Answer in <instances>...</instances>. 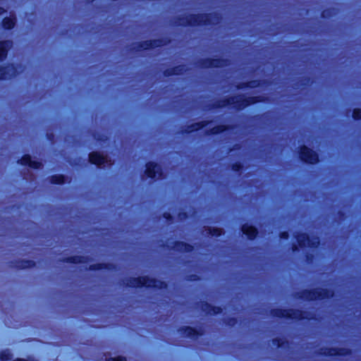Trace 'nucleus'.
Segmentation results:
<instances>
[{
	"mask_svg": "<svg viewBox=\"0 0 361 361\" xmlns=\"http://www.w3.org/2000/svg\"><path fill=\"white\" fill-rule=\"evenodd\" d=\"M201 308L204 312L209 314H219L222 311L221 307H213L208 304L207 302L202 303L201 305Z\"/></svg>",
	"mask_w": 361,
	"mask_h": 361,
	"instance_id": "obj_15",
	"label": "nucleus"
},
{
	"mask_svg": "<svg viewBox=\"0 0 361 361\" xmlns=\"http://www.w3.org/2000/svg\"><path fill=\"white\" fill-rule=\"evenodd\" d=\"M65 261L67 262L75 263V264L83 263L85 262L84 260V257H80V256L71 257L67 258L66 260H65Z\"/></svg>",
	"mask_w": 361,
	"mask_h": 361,
	"instance_id": "obj_23",
	"label": "nucleus"
},
{
	"mask_svg": "<svg viewBox=\"0 0 361 361\" xmlns=\"http://www.w3.org/2000/svg\"><path fill=\"white\" fill-rule=\"evenodd\" d=\"M12 359V354L9 350H4L0 354V360L1 361H8Z\"/></svg>",
	"mask_w": 361,
	"mask_h": 361,
	"instance_id": "obj_24",
	"label": "nucleus"
},
{
	"mask_svg": "<svg viewBox=\"0 0 361 361\" xmlns=\"http://www.w3.org/2000/svg\"><path fill=\"white\" fill-rule=\"evenodd\" d=\"M5 11H6L3 8L0 7V15L3 14Z\"/></svg>",
	"mask_w": 361,
	"mask_h": 361,
	"instance_id": "obj_36",
	"label": "nucleus"
},
{
	"mask_svg": "<svg viewBox=\"0 0 361 361\" xmlns=\"http://www.w3.org/2000/svg\"><path fill=\"white\" fill-rule=\"evenodd\" d=\"M322 350V354L329 356L348 354V350L345 349L325 348Z\"/></svg>",
	"mask_w": 361,
	"mask_h": 361,
	"instance_id": "obj_16",
	"label": "nucleus"
},
{
	"mask_svg": "<svg viewBox=\"0 0 361 361\" xmlns=\"http://www.w3.org/2000/svg\"><path fill=\"white\" fill-rule=\"evenodd\" d=\"M253 98H249V99H245L243 96H236L230 97L226 101H224L223 104L221 105V106H226L227 105L233 104L235 107L238 109H242L247 106H248L250 103H254Z\"/></svg>",
	"mask_w": 361,
	"mask_h": 361,
	"instance_id": "obj_6",
	"label": "nucleus"
},
{
	"mask_svg": "<svg viewBox=\"0 0 361 361\" xmlns=\"http://www.w3.org/2000/svg\"><path fill=\"white\" fill-rule=\"evenodd\" d=\"M126 285L130 287H142L146 286L149 288H162L166 286V283L157 281L154 279H151L148 276H140L137 278H131L128 280Z\"/></svg>",
	"mask_w": 361,
	"mask_h": 361,
	"instance_id": "obj_1",
	"label": "nucleus"
},
{
	"mask_svg": "<svg viewBox=\"0 0 361 361\" xmlns=\"http://www.w3.org/2000/svg\"><path fill=\"white\" fill-rule=\"evenodd\" d=\"M95 138H96L97 140H105V139H104V138L97 137L96 136H95Z\"/></svg>",
	"mask_w": 361,
	"mask_h": 361,
	"instance_id": "obj_39",
	"label": "nucleus"
},
{
	"mask_svg": "<svg viewBox=\"0 0 361 361\" xmlns=\"http://www.w3.org/2000/svg\"><path fill=\"white\" fill-rule=\"evenodd\" d=\"M297 242L300 247H317L319 245V239L317 236H311L305 234H298L295 235Z\"/></svg>",
	"mask_w": 361,
	"mask_h": 361,
	"instance_id": "obj_5",
	"label": "nucleus"
},
{
	"mask_svg": "<svg viewBox=\"0 0 361 361\" xmlns=\"http://www.w3.org/2000/svg\"><path fill=\"white\" fill-rule=\"evenodd\" d=\"M178 331L183 336L189 337L191 338H195L199 334L195 329L190 326H186L185 328L180 329L178 330Z\"/></svg>",
	"mask_w": 361,
	"mask_h": 361,
	"instance_id": "obj_17",
	"label": "nucleus"
},
{
	"mask_svg": "<svg viewBox=\"0 0 361 361\" xmlns=\"http://www.w3.org/2000/svg\"><path fill=\"white\" fill-rule=\"evenodd\" d=\"M205 126H206V124H204L203 123H194V124L191 125L190 126H189L188 131L189 132L195 131V130L202 128Z\"/></svg>",
	"mask_w": 361,
	"mask_h": 361,
	"instance_id": "obj_25",
	"label": "nucleus"
},
{
	"mask_svg": "<svg viewBox=\"0 0 361 361\" xmlns=\"http://www.w3.org/2000/svg\"><path fill=\"white\" fill-rule=\"evenodd\" d=\"M273 343L274 345H277L279 347L281 346L280 341L279 339H274Z\"/></svg>",
	"mask_w": 361,
	"mask_h": 361,
	"instance_id": "obj_33",
	"label": "nucleus"
},
{
	"mask_svg": "<svg viewBox=\"0 0 361 361\" xmlns=\"http://www.w3.org/2000/svg\"><path fill=\"white\" fill-rule=\"evenodd\" d=\"M208 231V233L212 236H220L223 233L222 229L217 228H209Z\"/></svg>",
	"mask_w": 361,
	"mask_h": 361,
	"instance_id": "obj_26",
	"label": "nucleus"
},
{
	"mask_svg": "<svg viewBox=\"0 0 361 361\" xmlns=\"http://www.w3.org/2000/svg\"><path fill=\"white\" fill-rule=\"evenodd\" d=\"M164 216L168 220H170L171 219V216L170 214H169V213H165L164 214Z\"/></svg>",
	"mask_w": 361,
	"mask_h": 361,
	"instance_id": "obj_34",
	"label": "nucleus"
},
{
	"mask_svg": "<svg viewBox=\"0 0 361 361\" xmlns=\"http://www.w3.org/2000/svg\"><path fill=\"white\" fill-rule=\"evenodd\" d=\"M242 231L249 239H254L257 235V230L248 224L243 225Z\"/></svg>",
	"mask_w": 361,
	"mask_h": 361,
	"instance_id": "obj_13",
	"label": "nucleus"
},
{
	"mask_svg": "<svg viewBox=\"0 0 361 361\" xmlns=\"http://www.w3.org/2000/svg\"><path fill=\"white\" fill-rule=\"evenodd\" d=\"M255 86H256V85H255V84L251 85V87H255Z\"/></svg>",
	"mask_w": 361,
	"mask_h": 361,
	"instance_id": "obj_40",
	"label": "nucleus"
},
{
	"mask_svg": "<svg viewBox=\"0 0 361 361\" xmlns=\"http://www.w3.org/2000/svg\"><path fill=\"white\" fill-rule=\"evenodd\" d=\"M293 251H296V250H298V247H297V245H293Z\"/></svg>",
	"mask_w": 361,
	"mask_h": 361,
	"instance_id": "obj_37",
	"label": "nucleus"
},
{
	"mask_svg": "<svg viewBox=\"0 0 361 361\" xmlns=\"http://www.w3.org/2000/svg\"><path fill=\"white\" fill-rule=\"evenodd\" d=\"M17 68L13 65L0 68V80H7L14 77L18 73Z\"/></svg>",
	"mask_w": 361,
	"mask_h": 361,
	"instance_id": "obj_10",
	"label": "nucleus"
},
{
	"mask_svg": "<svg viewBox=\"0 0 361 361\" xmlns=\"http://www.w3.org/2000/svg\"><path fill=\"white\" fill-rule=\"evenodd\" d=\"M326 11H323V13H322V16L325 17V16H326Z\"/></svg>",
	"mask_w": 361,
	"mask_h": 361,
	"instance_id": "obj_38",
	"label": "nucleus"
},
{
	"mask_svg": "<svg viewBox=\"0 0 361 361\" xmlns=\"http://www.w3.org/2000/svg\"><path fill=\"white\" fill-rule=\"evenodd\" d=\"M183 66H178L172 69H168L165 71L164 74L166 75H178L180 74L184 71Z\"/></svg>",
	"mask_w": 361,
	"mask_h": 361,
	"instance_id": "obj_20",
	"label": "nucleus"
},
{
	"mask_svg": "<svg viewBox=\"0 0 361 361\" xmlns=\"http://www.w3.org/2000/svg\"><path fill=\"white\" fill-rule=\"evenodd\" d=\"M353 117L355 119H361V109H355L353 112Z\"/></svg>",
	"mask_w": 361,
	"mask_h": 361,
	"instance_id": "obj_29",
	"label": "nucleus"
},
{
	"mask_svg": "<svg viewBox=\"0 0 361 361\" xmlns=\"http://www.w3.org/2000/svg\"><path fill=\"white\" fill-rule=\"evenodd\" d=\"M242 168V166L240 164L236 163L233 164L232 169L235 171H239L240 169Z\"/></svg>",
	"mask_w": 361,
	"mask_h": 361,
	"instance_id": "obj_31",
	"label": "nucleus"
},
{
	"mask_svg": "<svg viewBox=\"0 0 361 361\" xmlns=\"http://www.w3.org/2000/svg\"><path fill=\"white\" fill-rule=\"evenodd\" d=\"M300 157L303 161L308 164H315L319 161L317 154L306 146L301 147Z\"/></svg>",
	"mask_w": 361,
	"mask_h": 361,
	"instance_id": "obj_8",
	"label": "nucleus"
},
{
	"mask_svg": "<svg viewBox=\"0 0 361 361\" xmlns=\"http://www.w3.org/2000/svg\"><path fill=\"white\" fill-rule=\"evenodd\" d=\"M334 295L333 291L326 288H316L312 290L304 291L302 298L309 300H322L331 298Z\"/></svg>",
	"mask_w": 361,
	"mask_h": 361,
	"instance_id": "obj_2",
	"label": "nucleus"
},
{
	"mask_svg": "<svg viewBox=\"0 0 361 361\" xmlns=\"http://www.w3.org/2000/svg\"><path fill=\"white\" fill-rule=\"evenodd\" d=\"M106 361H126V360L123 357H117L106 358Z\"/></svg>",
	"mask_w": 361,
	"mask_h": 361,
	"instance_id": "obj_30",
	"label": "nucleus"
},
{
	"mask_svg": "<svg viewBox=\"0 0 361 361\" xmlns=\"http://www.w3.org/2000/svg\"><path fill=\"white\" fill-rule=\"evenodd\" d=\"M33 266H35V262L31 260L22 262V264L20 265L23 268H30Z\"/></svg>",
	"mask_w": 361,
	"mask_h": 361,
	"instance_id": "obj_28",
	"label": "nucleus"
},
{
	"mask_svg": "<svg viewBox=\"0 0 361 361\" xmlns=\"http://www.w3.org/2000/svg\"><path fill=\"white\" fill-rule=\"evenodd\" d=\"M280 238L283 239H288V233L287 232H282L280 234Z\"/></svg>",
	"mask_w": 361,
	"mask_h": 361,
	"instance_id": "obj_32",
	"label": "nucleus"
},
{
	"mask_svg": "<svg viewBox=\"0 0 361 361\" xmlns=\"http://www.w3.org/2000/svg\"><path fill=\"white\" fill-rule=\"evenodd\" d=\"M89 161L90 163L101 168L110 166L113 164L111 161L106 156H103L97 152H91L89 154Z\"/></svg>",
	"mask_w": 361,
	"mask_h": 361,
	"instance_id": "obj_7",
	"label": "nucleus"
},
{
	"mask_svg": "<svg viewBox=\"0 0 361 361\" xmlns=\"http://www.w3.org/2000/svg\"><path fill=\"white\" fill-rule=\"evenodd\" d=\"M211 14L189 15L183 19L180 24L183 25H207L211 20Z\"/></svg>",
	"mask_w": 361,
	"mask_h": 361,
	"instance_id": "obj_3",
	"label": "nucleus"
},
{
	"mask_svg": "<svg viewBox=\"0 0 361 361\" xmlns=\"http://www.w3.org/2000/svg\"><path fill=\"white\" fill-rule=\"evenodd\" d=\"M50 181L54 184H62L65 182V178L62 175H55L51 177Z\"/></svg>",
	"mask_w": 361,
	"mask_h": 361,
	"instance_id": "obj_22",
	"label": "nucleus"
},
{
	"mask_svg": "<svg viewBox=\"0 0 361 361\" xmlns=\"http://www.w3.org/2000/svg\"><path fill=\"white\" fill-rule=\"evenodd\" d=\"M225 130H226V128L224 126H217L213 127L211 129L210 133L212 134H218V133L224 132Z\"/></svg>",
	"mask_w": 361,
	"mask_h": 361,
	"instance_id": "obj_27",
	"label": "nucleus"
},
{
	"mask_svg": "<svg viewBox=\"0 0 361 361\" xmlns=\"http://www.w3.org/2000/svg\"><path fill=\"white\" fill-rule=\"evenodd\" d=\"M228 65V61L224 59H206L202 63V66L204 68L212 67H224Z\"/></svg>",
	"mask_w": 361,
	"mask_h": 361,
	"instance_id": "obj_11",
	"label": "nucleus"
},
{
	"mask_svg": "<svg viewBox=\"0 0 361 361\" xmlns=\"http://www.w3.org/2000/svg\"><path fill=\"white\" fill-rule=\"evenodd\" d=\"M15 18H5L3 21H2V23H3V27L5 28V29H11L14 27L15 25Z\"/></svg>",
	"mask_w": 361,
	"mask_h": 361,
	"instance_id": "obj_21",
	"label": "nucleus"
},
{
	"mask_svg": "<svg viewBox=\"0 0 361 361\" xmlns=\"http://www.w3.org/2000/svg\"><path fill=\"white\" fill-rule=\"evenodd\" d=\"M173 248L178 251L189 252L192 250L193 247L190 245L186 244L185 243L176 242L175 243Z\"/></svg>",
	"mask_w": 361,
	"mask_h": 361,
	"instance_id": "obj_18",
	"label": "nucleus"
},
{
	"mask_svg": "<svg viewBox=\"0 0 361 361\" xmlns=\"http://www.w3.org/2000/svg\"><path fill=\"white\" fill-rule=\"evenodd\" d=\"M305 313L300 310H281L275 309L271 310V315L280 318H290L294 319H307Z\"/></svg>",
	"mask_w": 361,
	"mask_h": 361,
	"instance_id": "obj_4",
	"label": "nucleus"
},
{
	"mask_svg": "<svg viewBox=\"0 0 361 361\" xmlns=\"http://www.w3.org/2000/svg\"><path fill=\"white\" fill-rule=\"evenodd\" d=\"M145 174L151 178H161L162 171L161 166L153 162H149L146 164Z\"/></svg>",
	"mask_w": 361,
	"mask_h": 361,
	"instance_id": "obj_9",
	"label": "nucleus"
},
{
	"mask_svg": "<svg viewBox=\"0 0 361 361\" xmlns=\"http://www.w3.org/2000/svg\"><path fill=\"white\" fill-rule=\"evenodd\" d=\"M90 269H100V267H99V265H92L90 266Z\"/></svg>",
	"mask_w": 361,
	"mask_h": 361,
	"instance_id": "obj_35",
	"label": "nucleus"
},
{
	"mask_svg": "<svg viewBox=\"0 0 361 361\" xmlns=\"http://www.w3.org/2000/svg\"><path fill=\"white\" fill-rule=\"evenodd\" d=\"M160 46H161V40H150L143 42L140 47V48H142L144 49H148L154 47H158Z\"/></svg>",
	"mask_w": 361,
	"mask_h": 361,
	"instance_id": "obj_19",
	"label": "nucleus"
},
{
	"mask_svg": "<svg viewBox=\"0 0 361 361\" xmlns=\"http://www.w3.org/2000/svg\"><path fill=\"white\" fill-rule=\"evenodd\" d=\"M13 42L11 41L7 40L4 42H0V60H4L8 53V49L11 47Z\"/></svg>",
	"mask_w": 361,
	"mask_h": 361,
	"instance_id": "obj_14",
	"label": "nucleus"
},
{
	"mask_svg": "<svg viewBox=\"0 0 361 361\" xmlns=\"http://www.w3.org/2000/svg\"><path fill=\"white\" fill-rule=\"evenodd\" d=\"M22 165H27L32 169H39L42 166V163L36 161H32L30 155H24L20 160Z\"/></svg>",
	"mask_w": 361,
	"mask_h": 361,
	"instance_id": "obj_12",
	"label": "nucleus"
}]
</instances>
